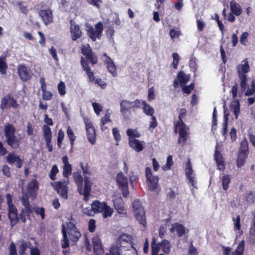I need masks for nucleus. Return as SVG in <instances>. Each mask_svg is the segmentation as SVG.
Returning a JSON list of instances; mask_svg holds the SVG:
<instances>
[{
  "mask_svg": "<svg viewBox=\"0 0 255 255\" xmlns=\"http://www.w3.org/2000/svg\"><path fill=\"white\" fill-rule=\"evenodd\" d=\"M68 182L57 181L52 183L53 188L56 190L58 194L63 198L66 199L68 198V187L67 186Z\"/></svg>",
  "mask_w": 255,
  "mask_h": 255,
  "instance_id": "nucleus-7",
  "label": "nucleus"
},
{
  "mask_svg": "<svg viewBox=\"0 0 255 255\" xmlns=\"http://www.w3.org/2000/svg\"><path fill=\"white\" fill-rule=\"evenodd\" d=\"M186 175L189 182L191 184L192 186L195 188H197L196 185V182L194 180V175L193 174V170L192 169L190 165V161L189 160L187 163V166L186 168Z\"/></svg>",
  "mask_w": 255,
  "mask_h": 255,
  "instance_id": "nucleus-21",
  "label": "nucleus"
},
{
  "mask_svg": "<svg viewBox=\"0 0 255 255\" xmlns=\"http://www.w3.org/2000/svg\"><path fill=\"white\" fill-rule=\"evenodd\" d=\"M173 161L172 160V156L169 155L167 158L166 164L162 167L164 170H167L171 168V166L173 165Z\"/></svg>",
  "mask_w": 255,
  "mask_h": 255,
  "instance_id": "nucleus-44",
  "label": "nucleus"
},
{
  "mask_svg": "<svg viewBox=\"0 0 255 255\" xmlns=\"http://www.w3.org/2000/svg\"><path fill=\"white\" fill-rule=\"evenodd\" d=\"M128 143L130 147L139 152L142 150L144 142L134 138H130L129 139Z\"/></svg>",
  "mask_w": 255,
  "mask_h": 255,
  "instance_id": "nucleus-20",
  "label": "nucleus"
},
{
  "mask_svg": "<svg viewBox=\"0 0 255 255\" xmlns=\"http://www.w3.org/2000/svg\"><path fill=\"white\" fill-rule=\"evenodd\" d=\"M214 156L218 169L220 170H223L224 169V164L221 153L218 150H216Z\"/></svg>",
  "mask_w": 255,
  "mask_h": 255,
  "instance_id": "nucleus-30",
  "label": "nucleus"
},
{
  "mask_svg": "<svg viewBox=\"0 0 255 255\" xmlns=\"http://www.w3.org/2000/svg\"><path fill=\"white\" fill-rule=\"evenodd\" d=\"M255 92V80H253L252 81V84L251 87H248L245 95L249 96L252 95Z\"/></svg>",
  "mask_w": 255,
  "mask_h": 255,
  "instance_id": "nucleus-47",
  "label": "nucleus"
},
{
  "mask_svg": "<svg viewBox=\"0 0 255 255\" xmlns=\"http://www.w3.org/2000/svg\"><path fill=\"white\" fill-rule=\"evenodd\" d=\"M111 255H137L134 249L119 248L118 246H112L110 250Z\"/></svg>",
  "mask_w": 255,
  "mask_h": 255,
  "instance_id": "nucleus-8",
  "label": "nucleus"
},
{
  "mask_svg": "<svg viewBox=\"0 0 255 255\" xmlns=\"http://www.w3.org/2000/svg\"><path fill=\"white\" fill-rule=\"evenodd\" d=\"M7 161L9 164H13L16 163L17 168H21L22 164V161L20 159L18 155H15L12 153H9L6 157Z\"/></svg>",
  "mask_w": 255,
  "mask_h": 255,
  "instance_id": "nucleus-23",
  "label": "nucleus"
},
{
  "mask_svg": "<svg viewBox=\"0 0 255 255\" xmlns=\"http://www.w3.org/2000/svg\"><path fill=\"white\" fill-rule=\"evenodd\" d=\"M38 188V183L35 179H32L28 184L27 190L28 193L33 196Z\"/></svg>",
  "mask_w": 255,
  "mask_h": 255,
  "instance_id": "nucleus-29",
  "label": "nucleus"
},
{
  "mask_svg": "<svg viewBox=\"0 0 255 255\" xmlns=\"http://www.w3.org/2000/svg\"><path fill=\"white\" fill-rule=\"evenodd\" d=\"M151 248H152V255H157L159 251L161 249L159 244H156L155 242V239H152L151 242Z\"/></svg>",
  "mask_w": 255,
  "mask_h": 255,
  "instance_id": "nucleus-42",
  "label": "nucleus"
},
{
  "mask_svg": "<svg viewBox=\"0 0 255 255\" xmlns=\"http://www.w3.org/2000/svg\"><path fill=\"white\" fill-rule=\"evenodd\" d=\"M104 57H105L104 60L107 64V68L109 72H110L115 76L116 75V68L113 61L107 55L106 53L104 54Z\"/></svg>",
  "mask_w": 255,
  "mask_h": 255,
  "instance_id": "nucleus-24",
  "label": "nucleus"
},
{
  "mask_svg": "<svg viewBox=\"0 0 255 255\" xmlns=\"http://www.w3.org/2000/svg\"><path fill=\"white\" fill-rule=\"evenodd\" d=\"M26 210L25 209H21L19 216H18V220H21L23 223H25L26 221Z\"/></svg>",
  "mask_w": 255,
  "mask_h": 255,
  "instance_id": "nucleus-58",
  "label": "nucleus"
},
{
  "mask_svg": "<svg viewBox=\"0 0 255 255\" xmlns=\"http://www.w3.org/2000/svg\"><path fill=\"white\" fill-rule=\"evenodd\" d=\"M126 133L129 136L128 139L130 138L139 137L140 136V133L135 129L128 128Z\"/></svg>",
  "mask_w": 255,
  "mask_h": 255,
  "instance_id": "nucleus-43",
  "label": "nucleus"
},
{
  "mask_svg": "<svg viewBox=\"0 0 255 255\" xmlns=\"http://www.w3.org/2000/svg\"><path fill=\"white\" fill-rule=\"evenodd\" d=\"M57 88L58 92L61 96H63L66 94L65 85L63 82L60 81L58 84Z\"/></svg>",
  "mask_w": 255,
  "mask_h": 255,
  "instance_id": "nucleus-51",
  "label": "nucleus"
},
{
  "mask_svg": "<svg viewBox=\"0 0 255 255\" xmlns=\"http://www.w3.org/2000/svg\"><path fill=\"white\" fill-rule=\"evenodd\" d=\"M84 122L86 125V128L87 134V138L92 144H94L96 141V132L95 128L88 119L85 118Z\"/></svg>",
  "mask_w": 255,
  "mask_h": 255,
  "instance_id": "nucleus-11",
  "label": "nucleus"
},
{
  "mask_svg": "<svg viewBox=\"0 0 255 255\" xmlns=\"http://www.w3.org/2000/svg\"><path fill=\"white\" fill-rule=\"evenodd\" d=\"M8 216L10 222L11 227H13L18 222L17 210L15 206H11L8 208Z\"/></svg>",
  "mask_w": 255,
  "mask_h": 255,
  "instance_id": "nucleus-18",
  "label": "nucleus"
},
{
  "mask_svg": "<svg viewBox=\"0 0 255 255\" xmlns=\"http://www.w3.org/2000/svg\"><path fill=\"white\" fill-rule=\"evenodd\" d=\"M91 207L92 210L94 211V214L102 212L103 211V210H104V208H105V203L100 202L96 200L92 203Z\"/></svg>",
  "mask_w": 255,
  "mask_h": 255,
  "instance_id": "nucleus-26",
  "label": "nucleus"
},
{
  "mask_svg": "<svg viewBox=\"0 0 255 255\" xmlns=\"http://www.w3.org/2000/svg\"><path fill=\"white\" fill-rule=\"evenodd\" d=\"M239 78L241 80V87L242 89H245L246 88V85H247V76L244 74H238Z\"/></svg>",
  "mask_w": 255,
  "mask_h": 255,
  "instance_id": "nucleus-48",
  "label": "nucleus"
},
{
  "mask_svg": "<svg viewBox=\"0 0 255 255\" xmlns=\"http://www.w3.org/2000/svg\"><path fill=\"white\" fill-rule=\"evenodd\" d=\"M70 32L72 35V39L75 41L81 37L82 31L80 29L79 26L76 24L73 20L70 21Z\"/></svg>",
  "mask_w": 255,
  "mask_h": 255,
  "instance_id": "nucleus-17",
  "label": "nucleus"
},
{
  "mask_svg": "<svg viewBox=\"0 0 255 255\" xmlns=\"http://www.w3.org/2000/svg\"><path fill=\"white\" fill-rule=\"evenodd\" d=\"M194 84L191 83L188 86H184L182 87V91L187 94H189L194 88Z\"/></svg>",
  "mask_w": 255,
  "mask_h": 255,
  "instance_id": "nucleus-56",
  "label": "nucleus"
},
{
  "mask_svg": "<svg viewBox=\"0 0 255 255\" xmlns=\"http://www.w3.org/2000/svg\"><path fill=\"white\" fill-rule=\"evenodd\" d=\"M9 255H17L16 247L14 244L11 242L9 247Z\"/></svg>",
  "mask_w": 255,
  "mask_h": 255,
  "instance_id": "nucleus-63",
  "label": "nucleus"
},
{
  "mask_svg": "<svg viewBox=\"0 0 255 255\" xmlns=\"http://www.w3.org/2000/svg\"><path fill=\"white\" fill-rule=\"evenodd\" d=\"M72 167L71 165H64L63 174L64 177H68L71 174Z\"/></svg>",
  "mask_w": 255,
  "mask_h": 255,
  "instance_id": "nucleus-49",
  "label": "nucleus"
},
{
  "mask_svg": "<svg viewBox=\"0 0 255 255\" xmlns=\"http://www.w3.org/2000/svg\"><path fill=\"white\" fill-rule=\"evenodd\" d=\"M18 107L19 105L17 101L8 95L4 96L1 99L0 105V108L1 110H4L7 108L16 109Z\"/></svg>",
  "mask_w": 255,
  "mask_h": 255,
  "instance_id": "nucleus-10",
  "label": "nucleus"
},
{
  "mask_svg": "<svg viewBox=\"0 0 255 255\" xmlns=\"http://www.w3.org/2000/svg\"><path fill=\"white\" fill-rule=\"evenodd\" d=\"M62 234L63 236V239L62 241L61 246L62 248L65 249L69 247V240L67 237L66 232L65 230L64 226H62Z\"/></svg>",
  "mask_w": 255,
  "mask_h": 255,
  "instance_id": "nucleus-40",
  "label": "nucleus"
},
{
  "mask_svg": "<svg viewBox=\"0 0 255 255\" xmlns=\"http://www.w3.org/2000/svg\"><path fill=\"white\" fill-rule=\"evenodd\" d=\"M232 97L234 99L231 103L230 109L233 112L235 116V119H237L238 116L240 113V105L238 100H236L235 98L237 96L238 94V84L236 83L232 88Z\"/></svg>",
  "mask_w": 255,
  "mask_h": 255,
  "instance_id": "nucleus-6",
  "label": "nucleus"
},
{
  "mask_svg": "<svg viewBox=\"0 0 255 255\" xmlns=\"http://www.w3.org/2000/svg\"><path fill=\"white\" fill-rule=\"evenodd\" d=\"M177 78L181 85L186 84L190 80L189 75H186L183 71H180L178 73Z\"/></svg>",
  "mask_w": 255,
  "mask_h": 255,
  "instance_id": "nucleus-34",
  "label": "nucleus"
},
{
  "mask_svg": "<svg viewBox=\"0 0 255 255\" xmlns=\"http://www.w3.org/2000/svg\"><path fill=\"white\" fill-rule=\"evenodd\" d=\"M52 94L51 92L45 91L42 92V98L45 100H50L52 98Z\"/></svg>",
  "mask_w": 255,
  "mask_h": 255,
  "instance_id": "nucleus-59",
  "label": "nucleus"
},
{
  "mask_svg": "<svg viewBox=\"0 0 255 255\" xmlns=\"http://www.w3.org/2000/svg\"><path fill=\"white\" fill-rule=\"evenodd\" d=\"M2 172L7 177H10L11 174L9 171V167L7 165H3L2 169Z\"/></svg>",
  "mask_w": 255,
  "mask_h": 255,
  "instance_id": "nucleus-64",
  "label": "nucleus"
},
{
  "mask_svg": "<svg viewBox=\"0 0 255 255\" xmlns=\"http://www.w3.org/2000/svg\"><path fill=\"white\" fill-rule=\"evenodd\" d=\"M231 10L232 12L236 15H240L242 12L241 6L234 0L230 2Z\"/></svg>",
  "mask_w": 255,
  "mask_h": 255,
  "instance_id": "nucleus-33",
  "label": "nucleus"
},
{
  "mask_svg": "<svg viewBox=\"0 0 255 255\" xmlns=\"http://www.w3.org/2000/svg\"><path fill=\"white\" fill-rule=\"evenodd\" d=\"M67 227L68 230H69L68 232L70 239L74 243L77 242L81 236V233L78 231L75 225L71 223H69Z\"/></svg>",
  "mask_w": 255,
  "mask_h": 255,
  "instance_id": "nucleus-13",
  "label": "nucleus"
},
{
  "mask_svg": "<svg viewBox=\"0 0 255 255\" xmlns=\"http://www.w3.org/2000/svg\"><path fill=\"white\" fill-rule=\"evenodd\" d=\"M103 217L104 218H106L108 217H110L112 215L113 213V209L107 206L105 203V208H104V210H103Z\"/></svg>",
  "mask_w": 255,
  "mask_h": 255,
  "instance_id": "nucleus-46",
  "label": "nucleus"
},
{
  "mask_svg": "<svg viewBox=\"0 0 255 255\" xmlns=\"http://www.w3.org/2000/svg\"><path fill=\"white\" fill-rule=\"evenodd\" d=\"M131 236L127 234L121 235L118 238L116 245L114 246H118L119 248H132L130 245V242L131 241Z\"/></svg>",
  "mask_w": 255,
  "mask_h": 255,
  "instance_id": "nucleus-14",
  "label": "nucleus"
},
{
  "mask_svg": "<svg viewBox=\"0 0 255 255\" xmlns=\"http://www.w3.org/2000/svg\"><path fill=\"white\" fill-rule=\"evenodd\" d=\"M247 201L249 204H255V192L252 191L249 193L246 198Z\"/></svg>",
  "mask_w": 255,
  "mask_h": 255,
  "instance_id": "nucleus-50",
  "label": "nucleus"
},
{
  "mask_svg": "<svg viewBox=\"0 0 255 255\" xmlns=\"http://www.w3.org/2000/svg\"><path fill=\"white\" fill-rule=\"evenodd\" d=\"M114 206L117 212L120 214H124L126 211L124 207V203L121 197H118L114 200Z\"/></svg>",
  "mask_w": 255,
  "mask_h": 255,
  "instance_id": "nucleus-25",
  "label": "nucleus"
},
{
  "mask_svg": "<svg viewBox=\"0 0 255 255\" xmlns=\"http://www.w3.org/2000/svg\"><path fill=\"white\" fill-rule=\"evenodd\" d=\"M4 59V57L0 56V73L2 75L6 74V69H7V65Z\"/></svg>",
  "mask_w": 255,
  "mask_h": 255,
  "instance_id": "nucleus-36",
  "label": "nucleus"
},
{
  "mask_svg": "<svg viewBox=\"0 0 255 255\" xmlns=\"http://www.w3.org/2000/svg\"><path fill=\"white\" fill-rule=\"evenodd\" d=\"M170 231L171 232L176 231L178 236L182 237L185 233V227L182 224L175 223L172 225Z\"/></svg>",
  "mask_w": 255,
  "mask_h": 255,
  "instance_id": "nucleus-27",
  "label": "nucleus"
},
{
  "mask_svg": "<svg viewBox=\"0 0 255 255\" xmlns=\"http://www.w3.org/2000/svg\"><path fill=\"white\" fill-rule=\"evenodd\" d=\"M94 111L97 115H99L100 112L102 110L101 106L97 103H93L92 104Z\"/></svg>",
  "mask_w": 255,
  "mask_h": 255,
  "instance_id": "nucleus-61",
  "label": "nucleus"
},
{
  "mask_svg": "<svg viewBox=\"0 0 255 255\" xmlns=\"http://www.w3.org/2000/svg\"><path fill=\"white\" fill-rule=\"evenodd\" d=\"M27 243L24 241H22L19 247L18 253L20 255L25 254V251L27 248Z\"/></svg>",
  "mask_w": 255,
  "mask_h": 255,
  "instance_id": "nucleus-52",
  "label": "nucleus"
},
{
  "mask_svg": "<svg viewBox=\"0 0 255 255\" xmlns=\"http://www.w3.org/2000/svg\"><path fill=\"white\" fill-rule=\"evenodd\" d=\"M43 135L45 140L51 139L52 132L51 128L47 125H44L42 128Z\"/></svg>",
  "mask_w": 255,
  "mask_h": 255,
  "instance_id": "nucleus-35",
  "label": "nucleus"
},
{
  "mask_svg": "<svg viewBox=\"0 0 255 255\" xmlns=\"http://www.w3.org/2000/svg\"><path fill=\"white\" fill-rule=\"evenodd\" d=\"M34 211L36 214L37 215H40L41 216V219H44L45 217V213H44V209L42 207L41 208H36L34 210Z\"/></svg>",
  "mask_w": 255,
  "mask_h": 255,
  "instance_id": "nucleus-62",
  "label": "nucleus"
},
{
  "mask_svg": "<svg viewBox=\"0 0 255 255\" xmlns=\"http://www.w3.org/2000/svg\"><path fill=\"white\" fill-rule=\"evenodd\" d=\"M82 53L85 55L86 58L90 60L93 64L97 62V58L93 54L89 45L87 44L82 46Z\"/></svg>",
  "mask_w": 255,
  "mask_h": 255,
  "instance_id": "nucleus-16",
  "label": "nucleus"
},
{
  "mask_svg": "<svg viewBox=\"0 0 255 255\" xmlns=\"http://www.w3.org/2000/svg\"><path fill=\"white\" fill-rule=\"evenodd\" d=\"M172 57L173 59L172 63L173 66L175 69H177L180 60L179 55L176 53H173L172 54Z\"/></svg>",
  "mask_w": 255,
  "mask_h": 255,
  "instance_id": "nucleus-55",
  "label": "nucleus"
},
{
  "mask_svg": "<svg viewBox=\"0 0 255 255\" xmlns=\"http://www.w3.org/2000/svg\"><path fill=\"white\" fill-rule=\"evenodd\" d=\"M117 181L119 188L122 190L123 196L127 197L129 194L127 177L122 172H120L117 175Z\"/></svg>",
  "mask_w": 255,
  "mask_h": 255,
  "instance_id": "nucleus-9",
  "label": "nucleus"
},
{
  "mask_svg": "<svg viewBox=\"0 0 255 255\" xmlns=\"http://www.w3.org/2000/svg\"><path fill=\"white\" fill-rule=\"evenodd\" d=\"M86 26L87 34L93 41H96L97 39L100 38L104 29V26L102 22H98L95 25V29L88 24H87Z\"/></svg>",
  "mask_w": 255,
  "mask_h": 255,
  "instance_id": "nucleus-4",
  "label": "nucleus"
},
{
  "mask_svg": "<svg viewBox=\"0 0 255 255\" xmlns=\"http://www.w3.org/2000/svg\"><path fill=\"white\" fill-rule=\"evenodd\" d=\"M243 63L238 65L237 70L238 74H245L249 72L250 67L248 62L246 60H243Z\"/></svg>",
  "mask_w": 255,
  "mask_h": 255,
  "instance_id": "nucleus-31",
  "label": "nucleus"
},
{
  "mask_svg": "<svg viewBox=\"0 0 255 255\" xmlns=\"http://www.w3.org/2000/svg\"><path fill=\"white\" fill-rule=\"evenodd\" d=\"M85 183L84 188L83 191H82V188H78V192L80 194L84 195L83 199L85 201H87L89 198V195L91 191V182L88 178L87 176L84 177Z\"/></svg>",
  "mask_w": 255,
  "mask_h": 255,
  "instance_id": "nucleus-15",
  "label": "nucleus"
},
{
  "mask_svg": "<svg viewBox=\"0 0 255 255\" xmlns=\"http://www.w3.org/2000/svg\"><path fill=\"white\" fill-rule=\"evenodd\" d=\"M20 200L22 205L24 207L26 210V215L29 218L30 214L33 212L32 206L30 205L28 201V197L27 195L23 194V196L20 198Z\"/></svg>",
  "mask_w": 255,
  "mask_h": 255,
  "instance_id": "nucleus-22",
  "label": "nucleus"
},
{
  "mask_svg": "<svg viewBox=\"0 0 255 255\" xmlns=\"http://www.w3.org/2000/svg\"><path fill=\"white\" fill-rule=\"evenodd\" d=\"M249 153L239 151L237 164L238 167L243 166L248 157Z\"/></svg>",
  "mask_w": 255,
  "mask_h": 255,
  "instance_id": "nucleus-32",
  "label": "nucleus"
},
{
  "mask_svg": "<svg viewBox=\"0 0 255 255\" xmlns=\"http://www.w3.org/2000/svg\"><path fill=\"white\" fill-rule=\"evenodd\" d=\"M132 209L134 216L139 223L144 228L146 227L145 212L142 206L138 200H135L132 203Z\"/></svg>",
  "mask_w": 255,
  "mask_h": 255,
  "instance_id": "nucleus-3",
  "label": "nucleus"
},
{
  "mask_svg": "<svg viewBox=\"0 0 255 255\" xmlns=\"http://www.w3.org/2000/svg\"><path fill=\"white\" fill-rule=\"evenodd\" d=\"M159 246L161 250H162L164 253L168 254L169 252L170 247V243L168 241L166 240L162 241L159 243Z\"/></svg>",
  "mask_w": 255,
  "mask_h": 255,
  "instance_id": "nucleus-39",
  "label": "nucleus"
},
{
  "mask_svg": "<svg viewBox=\"0 0 255 255\" xmlns=\"http://www.w3.org/2000/svg\"><path fill=\"white\" fill-rule=\"evenodd\" d=\"M159 178L158 176H154L147 179L148 182V187L149 190L154 191L158 186Z\"/></svg>",
  "mask_w": 255,
  "mask_h": 255,
  "instance_id": "nucleus-28",
  "label": "nucleus"
},
{
  "mask_svg": "<svg viewBox=\"0 0 255 255\" xmlns=\"http://www.w3.org/2000/svg\"><path fill=\"white\" fill-rule=\"evenodd\" d=\"M39 15L41 17L46 25L53 21V14L50 9L40 10Z\"/></svg>",
  "mask_w": 255,
  "mask_h": 255,
  "instance_id": "nucleus-19",
  "label": "nucleus"
},
{
  "mask_svg": "<svg viewBox=\"0 0 255 255\" xmlns=\"http://www.w3.org/2000/svg\"><path fill=\"white\" fill-rule=\"evenodd\" d=\"M140 102L138 100H135L134 101L130 102L126 100H122L120 102V112L123 115L125 120H128V117L127 113L129 111L131 108H137L139 107Z\"/></svg>",
  "mask_w": 255,
  "mask_h": 255,
  "instance_id": "nucleus-5",
  "label": "nucleus"
},
{
  "mask_svg": "<svg viewBox=\"0 0 255 255\" xmlns=\"http://www.w3.org/2000/svg\"><path fill=\"white\" fill-rule=\"evenodd\" d=\"M4 130L7 144L13 149L17 148L20 141L15 135V129L14 126L8 124L5 126Z\"/></svg>",
  "mask_w": 255,
  "mask_h": 255,
  "instance_id": "nucleus-2",
  "label": "nucleus"
},
{
  "mask_svg": "<svg viewBox=\"0 0 255 255\" xmlns=\"http://www.w3.org/2000/svg\"><path fill=\"white\" fill-rule=\"evenodd\" d=\"M230 182V177L229 175H226L223 177L222 185L223 188L225 190L228 188V185Z\"/></svg>",
  "mask_w": 255,
  "mask_h": 255,
  "instance_id": "nucleus-45",
  "label": "nucleus"
},
{
  "mask_svg": "<svg viewBox=\"0 0 255 255\" xmlns=\"http://www.w3.org/2000/svg\"><path fill=\"white\" fill-rule=\"evenodd\" d=\"M58 172V169L56 165H54L52 166V169L49 174L50 178L52 180L56 179V175Z\"/></svg>",
  "mask_w": 255,
  "mask_h": 255,
  "instance_id": "nucleus-53",
  "label": "nucleus"
},
{
  "mask_svg": "<svg viewBox=\"0 0 255 255\" xmlns=\"http://www.w3.org/2000/svg\"><path fill=\"white\" fill-rule=\"evenodd\" d=\"M224 123L223 124V132L222 134L223 135H225L227 133V128H228V117L229 115V113H226V110L225 108V105L224 106Z\"/></svg>",
  "mask_w": 255,
  "mask_h": 255,
  "instance_id": "nucleus-38",
  "label": "nucleus"
},
{
  "mask_svg": "<svg viewBox=\"0 0 255 255\" xmlns=\"http://www.w3.org/2000/svg\"><path fill=\"white\" fill-rule=\"evenodd\" d=\"M67 134L70 139V143L71 145H73L74 141L75 139V136L74 135V132L70 127H68L67 129Z\"/></svg>",
  "mask_w": 255,
  "mask_h": 255,
  "instance_id": "nucleus-54",
  "label": "nucleus"
},
{
  "mask_svg": "<svg viewBox=\"0 0 255 255\" xmlns=\"http://www.w3.org/2000/svg\"><path fill=\"white\" fill-rule=\"evenodd\" d=\"M18 75L23 82H26L31 77L32 73L30 69L23 64H20L17 67Z\"/></svg>",
  "mask_w": 255,
  "mask_h": 255,
  "instance_id": "nucleus-12",
  "label": "nucleus"
},
{
  "mask_svg": "<svg viewBox=\"0 0 255 255\" xmlns=\"http://www.w3.org/2000/svg\"><path fill=\"white\" fill-rule=\"evenodd\" d=\"M186 112L185 109H181L179 112L178 121L176 123H175L174 130L175 132L179 133L178 143L179 144L182 143L183 144L187 140L188 136L189 128L182 121V119L186 115Z\"/></svg>",
  "mask_w": 255,
  "mask_h": 255,
  "instance_id": "nucleus-1",
  "label": "nucleus"
},
{
  "mask_svg": "<svg viewBox=\"0 0 255 255\" xmlns=\"http://www.w3.org/2000/svg\"><path fill=\"white\" fill-rule=\"evenodd\" d=\"M142 105L143 106V109L144 113L148 116H153L154 112V109L145 101L142 102Z\"/></svg>",
  "mask_w": 255,
  "mask_h": 255,
  "instance_id": "nucleus-37",
  "label": "nucleus"
},
{
  "mask_svg": "<svg viewBox=\"0 0 255 255\" xmlns=\"http://www.w3.org/2000/svg\"><path fill=\"white\" fill-rule=\"evenodd\" d=\"M96 221L94 219H90L88 223L89 231L90 232H94L96 229Z\"/></svg>",
  "mask_w": 255,
  "mask_h": 255,
  "instance_id": "nucleus-57",
  "label": "nucleus"
},
{
  "mask_svg": "<svg viewBox=\"0 0 255 255\" xmlns=\"http://www.w3.org/2000/svg\"><path fill=\"white\" fill-rule=\"evenodd\" d=\"M249 143L247 139L244 138L241 142V145L239 151L249 153Z\"/></svg>",
  "mask_w": 255,
  "mask_h": 255,
  "instance_id": "nucleus-41",
  "label": "nucleus"
},
{
  "mask_svg": "<svg viewBox=\"0 0 255 255\" xmlns=\"http://www.w3.org/2000/svg\"><path fill=\"white\" fill-rule=\"evenodd\" d=\"M73 176H74V180H75V182L76 183V184L78 186L81 185L82 184V181H83L82 177L81 175L79 173H74Z\"/></svg>",
  "mask_w": 255,
  "mask_h": 255,
  "instance_id": "nucleus-60",
  "label": "nucleus"
}]
</instances>
